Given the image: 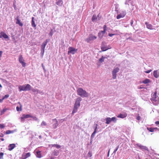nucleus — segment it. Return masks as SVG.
<instances>
[{"instance_id":"7ed1b4c3","label":"nucleus","mask_w":159,"mask_h":159,"mask_svg":"<svg viewBox=\"0 0 159 159\" xmlns=\"http://www.w3.org/2000/svg\"><path fill=\"white\" fill-rule=\"evenodd\" d=\"M32 87L29 84H25L20 85L18 88L19 91H29L31 89Z\"/></svg>"},{"instance_id":"e2e57ef3","label":"nucleus","mask_w":159,"mask_h":159,"mask_svg":"<svg viewBox=\"0 0 159 159\" xmlns=\"http://www.w3.org/2000/svg\"><path fill=\"white\" fill-rule=\"evenodd\" d=\"M4 99H3V98H2V99H0V102H2L3 100H4Z\"/></svg>"},{"instance_id":"37998d69","label":"nucleus","mask_w":159,"mask_h":159,"mask_svg":"<svg viewBox=\"0 0 159 159\" xmlns=\"http://www.w3.org/2000/svg\"><path fill=\"white\" fill-rule=\"evenodd\" d=\"M9 97V95L8 94H6L5 95L4 97H3V99H6L8 98Z\"/></svg>"},{"instance_id":"473e14b6","label":"nucleus","mask_w":159,"mask_h":159,"mask_svg":"<svg viewBox=\"0 0 159 159\" xmlns=\"http://www.w3.org/2000/svg\"><path fill=\"white\" fill-rule=\"evenodd\" d=\"M147 129L151 132H153L154 130V129H153V128L152 127L147 128Z\"/></svg>"},{"instance_id":"bb28decb","label":"nucleus","mask_w":159,"mask_h":159,"mask_svg":"<svg viewBox=\"0 0 159 159\" xmlns=\"http://www.w3.org/2000/svg\"><path fill=\"white\" fill-rule=\"evenodd\" d=\"M50 146L51 147H55L57 149L60 148L61 147V146L60 145L55 144H51Z\"/></svg>"},{"instance_id":"09e8293b","label":"nucleus","mask_w":159,"mask_h":159,"mask_svg":"<svg viewBox=\"0 0 159 159\" xmlns=\"http://www.w3.org/2000/svg\"><path fill=\"white\" fill-rule=\"evenodd\" d=\"M115 35V34H110V33H109L108 34V35L110 37H112V36H113V35Z\"/></svg>"},{"instance_id":"6e6552de","label":"nucleus","mask_w":159,"mask_h":159,"mask_svg":"<svg viewBox=\"0 0 159 159\" xmlns=\"http://www.w3.org/2000/svg\"><path fill=\"white\" fill-rule=\"evenodd\" d=\"M47 45V42H43L41 45V54L43 55L44 52L45 48Z\"/></svg>"},{"instance_id":"774afa93","label":"nucleus","mask_w":159,"mask_h":159,"mask_svg":"<svg viewBox=\"0 0 159 159\" xmlns=\"http://www.w3.org/2000/svg\"><path fill=\"white\" fill-rule=\"evenodd\" d=\"M0 139L1 140V141H3L4 140V139L3 138H1Z\"/></svg>"},{"instance_id":"72a5a7b5","label":"nucleus","mask_w":159,"mask_h":159,"mask_svg":"<svg viewBox=\"0 0 159 159\" xmlns=\"http://www.w3.org/2000/svg\"><path fill=\"white\" fill-rule=\"evenodd\" d=\"M37 93H39L42 95L43 94V91L37 89Z\"/></svg>"},{"instance_id":"864d4df0","label":"nucleus","mask_w":159,"mask_h":159,"mask_svg":"<svg viewBox=\"0 0 159 159\" xmlns=\"http://www.w3.org/2000/svg\"><path fill=\"white\" fill-rule=\"evenodd\" d=\"M32 118H33V119H34V120H38V118H37L36 117H33H33H32Z\"/></svg>"},{"instance_id":"a19ab883","label":"nucleus","mask_w":159,"mask_h":159,"mask_svg":"<svg viewBox=\"0 0 159 159\" xmlns=\"http://www.w3.org/2000/svg\"><path fill=\"white\" fill-rule=\"evenodd\" d=\"M94 125L95 126V129L94 131L97 132V129L98 125L97 124H94Z\"/></svg>"},{"instance_id":"4d7b16f0","label":"nucleus","mask_w":159,"mask_h":159,"mask_svg":"<svg viewBox=\"0 0 159 159\" xmlns=\"http://www.w3.org/2000/svg\"><path fill=\"white\" fill-rule=\"evenodd\" d=\"M16 109L17 111H19V107L17 106L16 107Z\"/></svg>"},{"instance_id":"680f3d73","label":"nucleus","mask_w":159,"mask_h":159,"mask_svg":"<svg viewBox=\"0 0 159 159\" xmlns=\"http://www.w3.org/2000/svg\"><path fill=\"white\" fill-rule=\"evenodd\" d=\"M140 119V117L139 116H138L137 117V119L138 120H139Z\"/></svg>"},{"instance_id":"13d9d810","label":"nucleus","mask_w":159,"mask_h":159,"mask_svg":"<svg viewBox=\"0 0 159 159\" xmlns=\"http://www.w3.org/2000/svg\"><path fill=\"white\" fill-rule=\"evenodd\" d=\"M88 154L89 155V156H90V157H91V156H92V154H91V153L90 152H88Z\"/></svg>"},{"instance_id":"20e7f679","label":"nucleus","mask_w":159,"mask_h":159,"mask_svg":"<svg viewBox=\"0 0 159 159\" xmlns=\"http://www.w3.org/2000/svg\"><path fill=\"white\" fill-rule=\"evenodd\" d=\"M151 100L152 103L155 105H157L159 104V101L157 98L156 92H155L153 95H152Z\"/></svg>"},{"instance_id":"6e6d98bb","label":"nucleus","mask_w":159,"mask_h":159,"mask_svg":"<svg viewBox=\"0 0 159 159\" xmlns=\"http://www.w3.org/2000/svg\"><path fill=\"white\" fill-rule=\"evenodd\" d=\"M107 26L106 25H104L103 26V30H106Z\"/></svg>"},{"instance_id":"f3484780","label":"nucleus","mask_w":159,"mask_h":159,"mask_svg":"<svg viewBox=\"0 0 159 159\" xmlns=\"http://www.w3.org/2000/svg\"><path fill=\"white\" fill-rule=\"evenodd\" d=\"M0 34L1 35L2 37H3L5 39H8L9 38L8 36L3 32H1L0 33Z\"/></svg>"},{"instance_id":"dca6fc26","label":"nucleus","mask_w":159,"mask_h":159,"mask_svg":"<svg viewBox=\"0 0 159 159\" xmlns=\"http://www.w3.org/2000/svg\"><path fill=\"white\" fill-rule=\"evenodd\" d=\"M8 150L11 151L15 147V144L13 143L10 144L8 146Z\"/></svg>"},{"instance_id":"5701e85b","label":"nucleus","mask_w":159,"mask_h":159,"mask_svg":"<svg viewBox=\"0 0 159 159\" xmlns=\"http://www.w3.org/2000/svg\"><path fill=\"white\" fill-rule=\"evenodd\" d=\"M106 123L107 124H109L110 122L111 121V118L110 117H107L106 119Z\"/></svg>"},{"instance_id":"c9c22d12","label":"nucleus","mask_w":159,"mask_h":159,"mask_svg":"<svg viewBox=\"0 0 159 159\" xmlns=\"http://www.w3.org/2000/svg\"><path fill=\"white\" fill-rule=\"evenodd\" d=\"M111 121H113L114 122H116L117 119L115 117H113L111 118Z\"/></svg>"},{"instance_id":"0e129e2a","label":"nucleus","mask_w":159,"mask_h":159,"mask_svg":"<svg viewBox=\"0 0 159 159\" xmlns=\"http://www.w3.org/2000/svg\"><path fill=\"white\" fill-rule=\"evenodd\" d=\"M49 41V39H47L46 40V41H44V42H47V43Z\"/></svg>"},{"instance_id":"393cba45","label":"nucleus","mask_w":159,"mask_h":159,"mask_svg":"<svg viewBox=\"0 0 159 159\" xmlns=\"http://www.w3.org/2000/svg\"><path fill=\"white\" fill-rule=\"evenodd\" d=\"M150 82L151 81L149 79H146L142 81V83L144 84H147V83H150Z\"/></svg>"},{"instance_id":"2eb2a0df","label":"nucleus","mask_w":159,"mask_h":159,"mask_svg":"<svg viewBox=\"0 0 159 159\" xmlns=\"http://www.w3.org/2000/svg\"><path fill=\"white\" fill-rule=\"evenodd\" d=\"M127 116V114L125 113L123 114H120L117 116V117L118 118H125Z\"/></svg>"},{"instance_id":"79ce46f5","label":"nucleus","mask_w":159,"mask_h":159,"mask_svg":"<svg viewBox=\"0 0 159 159\" xmlns=\"http://www.w3.org/2000/svg\"><path fill=\"white\" fill-rule=\"evenodd\" d=\"M7 110L6 109H3L2 111H1V114H3Z\"/></svg>"},{"instance_id":"49530a36","label":"nucleus","mask_w":159,"mask_h":159,"mask_svg":"<svg viewBox=\"0 0 159 159\" xmlns=\"http://www.w3.org/2000/svg\"><path fill=\"white\" fill-rule=\"evenodd\" d=\"M41 65H42V68H43V70H44V71L45 72V71H46V70H45V67H44V65H43V63H42V64Z\"/></svg>"},{"instance_id":"9d476101","label":"nucleus","mask_w":159,"mask_h":159,"mask_svg":"<svg viewBox=\"0 0 159 159\" xmlns=\"http://www.w3.org/2000/svg\"><path fill=\"white\" fill-rule=\"evenodd\" d=\"M137 146L139 147L140 149L142 150L143 151L147 150L148 151V148L147 147L145 146L142 145L140 144H137Z\"/></svg>"},{"instance_id":"cd10ccee","label":"nucleus","mask_w":159,"mask_h":159,"mask_svg":"<svg viewBox=\"0 0 159 159\" xmlns=\"http://www.w3.org/2000/svg\"><path fill=\"white\" fill-rule=\"evenodd\" d=\"M105 58H106V57L103 56H102V57L99 59V61L101 62H102L104 61V59Z\"/></svg>"},{"instance_id":"4be33fe9","label":"nucleus","mask_w":159,"mask_h":159,"mask_svg":"<svg viewBox=\"0 0 159 159\" xmlns=\"http://www.w3.org/2000/svg\"><path fill=\"white\" fill-rule=\"evenodd\" d=\"M153 75L154 77L156 78H157L159 77V75L158 74L157 70H155L153 71Z\"/></svg>"},{"instance_id":"58836bf2","label":"nucleus","mask_w":159,"mask_h":159,"mask_svg":"<svg viewBox=\"0 0 159 159\" xmlns=\"http://www.w3.org/2000/svg\"><path fill=\"white\" fill-rule=\"evenodd\" d=\"M119 148V145H118L117 146V147H116V149L114 150V151L113 153L114 154H116V152L118 150V148Z\"/></svg>"},{"instance_id":"e433bc0d","label":"nucleus","mask_w":159,"mask_h":159,"mask_svg":"<svg viewBox=\"0 0 159 159\" xmlns=\"http://www.w3.org/2000/svg\"><path fill=\"white\" fill-rule=\"evenodd\" d=\"M47 125V123L46 122H45L44 121H43L41 123V125L42 126H46Z\"/></svg>"},{"instance_id":"aec40b11","label":"nucleus","mask_w":159,"mask_h":159,"mask_svg":"<svg viewBox=\"0 0 159 159\" xmlns=\"http://www.w3.org/2000/svg\"><path fill=\"white\" fill-rule=\"evenodd\" d=\"M16 131V130H7L6 131L5 134H12L14 133V132Z\"/></svg>"},{"instance_id":"9b49d317","label":"nucleus","mask_w":159,"mask_h":159,"mask_svg":"<svg viewBox=\"0 0 159 159\" xmlns=\"http://www.w3.org/2000/svg\"><path fill=\"white\" fill-rule=\"evenodd\" d=\"M126 14V12L125 11H124L122 13H120L118 15L116 16V18L117 19H119L121 18H123L125 16Z\"/></svg>"},{"instance_id":"f8f14e48","label":"nucleus","mask_w":159,"mask_h":159,"mask_svg":"<svg viewBox=\"0 0 159 159\" xmlns=\"http://www.w3.org/2000/svg\"><path fill=\"white\" fill-rule=\"evenodd\" d=\"M56 4L59 7H61L63 4L62 0H56Z\"/></svg>"},{"instance_id":"603ef678","label":"nucleus","mask_w":159,"mask_h":159,"mask_svg":"<svg viewBox=\"0 0 159 159\" xmlns=\"http://www.w3.org/2000/svg\"><path fill=\"white\" fill-rule=\"evenodd\" d=\"M133 23H134V21L133 20H132L131 21V22H130V24H131V25L132 26H133Z\"/></svg>"},{"instance_id":"f704fd0d","label":"nucleus","mask_w":159,"mask_h":159,"mask_svg":"<svg viewBox=\"0 0 159 159\" xmlns=\"http://www.w3.org/2000/svg\"><path fill=\"white\" fill-rule=\"evenodd\" d=\"M96 132H97L94 131L93 133L92 134V135H91V139H93V138L95 136V134L96 133Z\"/></svg>"},{"instance_id":"b1692460","label":"nucleus","mask_w":159,"mask_h":159,"mask_svg":"<svg viewBox=\"0 0 159 159\" xmlns=\"http://www.w3.org/2000/svg\"><path fill=\"white\" fill-rule=\"evenodd\" d=\"M23 117L25 119H26V118H30V117H31V118L33 117V116H32L30 114H27V115L23 114Z\"/></svg>"},{"instance_id":"a18cd8bd","label":"nucleus","mask_w":159,"mask_h":159,"mask_svg":"<svg viewBox=\"0 0 159 159\" xmlns=\"http://www.w3.org/2000/svg\"><path fill=\"white\" fill-rule=\"evenodd\" d=\"M53 34V32L52 31V30H51V31L49 33V35L52 36Z\"/></svg>"},{"instance_id":"3c124183","label":"nucleus","mask_w":159,"mask_h":159,"mask_svg":"<svg viewBox=\"0 0 159 159\" xmlns=\"http://www.w3.org/2000/svg\"><path fill=\"white\" fill-rule=\"evenodd\" d=\"M25 119L23 117V115L22 117H20V119H21V120L22 121L24 120Z\"/></svg>"},{"instance_id":"c85d7f7f","label":"nucleus","mask_w":159,"mask_h":159,"mask_svg":"<svg viewBox=\"0 0 159 159\" xmlns=\"http://www.w3.org/2000/svg\"><path fill=\"white\" fill-rule=\"evenodd\" d=\"M53 154L55 156H57L59 154L58 151L54 150L53 152Z\"/></svg>"},{"instance_id":"5fc2aeb1","label":"nucleus","mask_w":159,"mask_h":159,"mask_svg":"<svg viewBox=\"0 0 159 159\" xmlns=\"http://www.w3.org/2000/svg\"><path fill=\"white\" fill-rule=\"evenodd\" d=\"M15 3H16V1H15L14 2H13V6L14 7V8L15 9V8H16V6L15 5Z\"/></svg>"},{"instance_id":"ea45409f","label":"nucleus","mask_w":159,"mask_h":159,"mask_svg":"<svg viewBox=\"0 0 159 159\" xmlns=\"http://www.w3.org/2000/svg\"><path fill=\"white\" fill-rule=\"evenodd\" d=\"M37 89H35L33 88H31V89L30 90H31L32 92L33 93H35L36 92H37Z\"/></svg>"},{"instance_id":"69168bd1","label":"nucleus","mask_w":159,"mask_h":159,"mask_svg":"<svg viewBox=\"0 0 159 159\" xmlns=\"http://www.w3.org/2000/svg\"><path fill=\"white\" fill-rule=\"evenodd\" d=\"M3 136H4V134H1V135H0V137H3Z\"/></svg>"},{"instance_id":"bf43d9fd","label":"nucleus","mask_w":159,"mask_h":159,"mask_svg":"<svg viewBox=\"0 0 159 159\" xmlns=\"http://www.w3.org/2000/svg\"><path fill=\"white\" fill-rule=\"evenodd\" d=\"M2 53V52L0 51V57H1Z\"/></svg>"},{"instance_id":"412c9836","label":"nucleus","mask_w":159,"mask_h":159,"mask_svg":"<svg viewBox=\"0 0 159 159\" xmlns=\"http://www.w3.org/2000/svg\"><path fill=\"white\" fill-rule=\"evenodd\" d=\"M16 23L18 24L20 26H21L23 25V23L20 22V20L18 18L16 19Z\"/></svg>"},{"instance_id":"39448f33","label":"nucleus","mask_w":159,"mask_h":159,"mask_svg":"<svg viewBox=\"0 0 159 159\" xmlns=\"http://www.w3.org/2000/svg\"><path fill=\"white\" fill-rule=\"evenodd\" d=\"M97 39V37L92 34H90L88 37L85 39V41L87 43H89Z\"/></svg>"},{"instance_id":"c03bdc74","label":"nucleus","mask_w":159,"mask_h":159,"mask_svg":"<svg viewBox=\"0 0 159 159\" xmlns=\"http://www.w3.org/2000/svg\"><path fill=\"white\" fill-rule=\"evenodd\" d=\"M5 127V126L3 124H0V128L1 129Z\"/></svg>"},{"instance_id":"4c0bfd02","label":"nucleus","mask_w":159,"mask_h":159,"mask_svg":"<svg viewBox=\"0 0 159 159\" xmlns=\"http://www.w3.org/2000/svg\"><path fill=\"white\" fill-rule=\"evenodd\" d=\"M4 155V153L3 152H0V159H2L3 158V156Z\"/></svg>"},{"instance_id":"1a4fd4ad","label":"nucleus","mask_w":159,"mask_h":159,"mask_svg":"<svg viewBox=\"0 0 159 159\" xmlns=\"http://www.w3.org/2000/svg\"><path fill=\"white\" fill-rule=\"evenodd\" d=\"M19 62L23 66L25 67V63L24 62V60L22 55H20L19 56Z\"/></svg>"},{"instance_id":"338daca9","label":"nucleus","mask_w":159,"mask_h":159,"mask_svg":"<svg viewBox=\"0 0 159 159\" xmlns=\"http://www.w3.org/2000/svg\"><path fill=\"white\" fill-rule=\"evenodd\" d=\"M110 149H109V150H108V154H107V156L108 157L109 156V152H110Z\"/></svg>"},{"instance_id":"a211bd4d","label":"nucleus","mask_w":159,"mask_h":159,"mask_svg":"<svg viewBox=\"0 0 159 159\" xmlns=\"http://www.w3.org/2000/svg\"><path fill=\"white\" fill-rule=\"evenodd\" d=\"M145 24L146 25L147 28L148 29H149L150 30L153 29V26L152 25L149 24L147 22H146L145 23Z\"/></svg>"},{"instance_id":"423d86ee","label":"nucleus","mask_w":159,"mask_h":159,"mask_svg":"<svg viewBox=\"0 0 159 159\" xmlns=\"http://www.w3.org/2000/svg\"><path fill=\"white\" fill-rule=\"evenodd\" d=\"M120 70V69L118 67L114 68L112 73V78L113 79H115L116 78V73L118 72Z\"/></svg>"},{"instance_id":"7c9ffc66","label":"nucleus","mask_w":159,"mask_h":159,"mask_svg":"<svg viewBox=\"0 0 159 159\" xmlns=\"http://www.w3.org/2000/svg\"><path fill=\"white\" fill-rule=\"evenodd\" d=\"M103 34L101 33V32L100 31L98 33V36L100 39H102L103 37Z\"/></svg>"},{"instance_id":"0eeeda50","label":"nucleus","mask_w":159,"mask_h":159,"mask_svg":"<svg viewBox=\"0 0 159 159\" xmlns=\"http://www.w3.org/2000/svg\"><path fill=\"white\" fill-rule=\"evenodd\" d=\"M77 49L70 47L68 48V54H69L70 53H71L72 54H74L75 53H76L77 52Z\"/></svg>"},{"instance_id":"f257e3e1","label":"nucleus","mask_w":159,"mask_h":159,"mask_svg":"<svg viewBox=\"0 0 159 159\" xmlns=\"http://www.w3.org/2000/svg\"><path fill=\"white\" fill-rule=\"evenodd\" d=\"M82 99L81 98L79 97L77 98L76 100L75 103L73 110L72 111V114L73 115L77 111L78 108L80 106V102L82 101Z\"/></svg>"},{"instance_id":"6ab92c4d","label":"nucleus","mask_w":159,"mask_h":159,"mask_svg":"<svg viewBox=\"0 0 159 159\" xmlns=\"http://www.w3.org/2000/svg\"><path fill=\"white\" fill-rule=\"evenodd\" d=\"M34 17H32V18L31 25L35 29H36V25L35 24L34 21Z\"/></svg>"},{"instance_id":"ddd939ff","label":"nucleus","mask_w":159,"mask_h":159,"mask_svg":"<svg viewBox=\"0 0 159 159\" xmlns=\"http://www.w3.org/2000/svg\"><path fill=\"white\" fill-rule=\"evenodd\" d=\"M104 43V42L102 43V44L101 47V48L102 51H105L109 49V48H108L107 46H105L103 44Z\"/></svg>"},{"instance_id":"c756f323","label":"nucleus","mask_w":159,"mask_h":159,"mask_svg":"<svg viewBox=\"0 0 159 159\" xmlns=\"http://www.w3.org/2000/svg\"><path fill=\"white\" fill-rule=\"evenodd\" d=\"M25 156L24 157V159H26L27 158L29 157L30 156V152H28L25 154V155H24Z\"/></svg>"},{"instance_id":"052dcab7","label":"nucleus","mask_w":159,"mask_h":159,"mask_svg":"<svg viewBox=\"0 0 159 159\" xmlns=\"http://www.w3.org/2000/svg\"><path fill=\"white\" fill-rule=\"evenodd\" d=\"M155 123L156 125H159V121H157Z\"/></svg>"},{"instance_id":"2f4dec72","label":"nucleus","mask_w":159,"mask_h":159,"mask_svg":"<svg viewBox=\"0 0 159 159\" xmlns=\"http://www.w3.org/2000/svg\"><path fill=\"white\" fill-rule=\"evenodd\" d=\"M36 156L37 157L39 158H41V157L40 152V151H37L36 152Z\"/></svg>"},{"instance_id":"a878e982","label":"nucleus","mask_w":159,"mask_h":159,"mask_svg":"<svg viewBox=\"0 0 159 159\" xmlns=\"http://www.w3.org/2000/svg\"><path fill=\"white\" fill-rule=\"evenodd\" d=\"M97 18L96 16L94 15L92 17V20L93 22H95L97 21Z\"/></svg>"},{"instance_id":"4468645a","label":"nucleus","mask_w":159,"mask_h":159,"mask_svg":"<svg viewBox=\"0 0 159 159\" xmlns=\"http://www.w3.org/2000/svg\"><path fill=\"white\" fill-rule=\"evenodd\" d=\"M52 121L55 122L53 125V128L54 129H56L58 125V121L56 119H53Z\"/></svg>"},{"instance_id":"de8ad7c7","label":"nucleus","mask_w":159,"mask_h":159,"mask_svg":"<svg viewBox=\"0 0 159 159\" xmlns=\"http://www.w3.org/2000/svg\"><path fill=\"white\" fill-rule=\"evenodd\" d=\"M152 71V70H148L147 71H145V72L147 73H150Z\"/></svg>"},{"instance_id":"f03ea898","label":"nucleus","mask_w":159,"mask_h":159,"mask_svg":"<svg viewBox=\"0 0 159 159\" xmlns=\"http://www.w3.org/2000/svg\"><path fill=\"white\" fill-rule=\"evenodd\" d=\"M77 94L82 98L88 97L89 96V93L82 88H80L77 89Z\"/></svg>"},{"instance_id":"8fccbe9b","label":"nucleus","mask_w":159,"mask_h":159,"mask_svg":"<svg viewBox=\"0 0 159 159\" xmlns=\"http://www.w3.org/2000/svg\"><path fill=\"white\" fill-rule=\"evenodd\" d=\"M106 31V30H103V31H101V33L103 34L104 35V34L105 33Z\"/></svg>"}]
</instances>
